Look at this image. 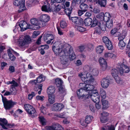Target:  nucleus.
Listing matches in <instances>:
<instances>
[{
	"label": "nucleus",
	"instance_id": "obj_1",
	"mask_svg": "<svg viewBox=\"0 0 130 130\" xmlns=\"http://www.w3.org/2000/svg\"><path fill=\"white\" fill-rule=\"evenodd\" d=\"M80 86L83 87L80 89L78 90L77 91V94L79 99H82L83 98L87 99L88 98V92L87 91L89 90H92L94 88V86L91 85L87 84L85 85L84 83H80L79 84Z\"/></svg>",
	"mask_w": 130,
	"mask_h": 130
},
{
	"label": "nucleus",
	"instance_id": "obj_2",
	"mask_svg": "<svg viewBox=\"0 0 130 130\" xmlns=\"http://www.w3.org/2000/svg\"><path fill=\"white\" fill-rule=\"evenodd\" d=\"M65 55L61 56V62L62 64L66 65L68 63V61L69 57L72 60L75 59L76 56L74 53L72 48L70 47L69 48L68 47L64 48V52Z\"/></svg>",
	"mask_w": 130,
	"mask_h": 130
},
{
	"label": "nucleus",
	"instance_id": "obj_3",
	"mask_svg": "<svg viewBox=\"0 0 130 130\" xmlns=\"http://www.w3.org/2000/svg\"><path fill=\"white\" fill-rule=\"evenodd\" d=\"M69 45L66 43L64 41H56L53 44L52 46V50L56 55H59V54L64 52L63 49L65 46H67Z\"/></svg>",
	"mask_w": 130,
	"mask_h": 130
},
{
	"label": "nucleus",
	"instance_id": "obj_4",
	"mask_svg": "<svg viewBox=\"0 0 130 130\" xmlns=\"http://www.w3.org/2000/svg\"><path fill=\"white\" fill-rule=\"evenodd\" d=\"M88 98H90L95 103H99L100 101V96L97 90H89L88 92Z\"/></svg>",
	"mask_w": 130,
	"mask_h": 130
},
{
	"label": "nucleus",
	"instance_id": "obj_5",
	"mask_svg": "<svg viewBox=\"0 0 130 130\" xmlns=\"http://www.w3.org/2000/svg\"><path fill=\"white\" fill-rule=\"evenodd\" d=\"M78 76L83 82L86 83L93 82L94 80L92 74L89 73L85 74L84 72L81 73L79 74Z\"/></svg>",
	"mask_w": 130,
	"mask_h": 130
},
{
	"label": "nucleus",
	"instance_id": "obj_6",
	"mask_svg": "<svg viewBox=\"0 0 130 130\" xmlns=\"http://www.w3.org/2000/svg\"><path fill=\"white\" fill-rule=\"evenodd\" d=\"M18 42V45L22 47L25 45L30 43L31 42V39L28 35H22L20 37Z\"/></svg>",
	"mask_w": 130,
	"mask_h": 130
},
{
	"label": "nucleus",
	"instance_id": "obj_7",
	"mask_svg": "<svg viewBox=\"0 0 130 130\" xmlns=\"http://www.w3.org/2000/svg\"><path fill=\"white\" fill-rule=\"evenodd\" d=\"M1 96L4 107L6 110L10 109L15 104V102L11 100L8 101L6 98L3 97L2 95V94Z\"/></svg>",
	"mask_w": 130,
	"mask_h": 130
},
{
	"label": "nucleus",
	"instance_id": "obj_8",
	"mask_svg": "<svg viewBox=\"0 0 130 130\" xmlns=\"http://www.w3.org/2000/svg\"><path fill=\"white\" fill-rule=\"evenodd\" d=\"M13 4L15 6H19L18 12H21L25 9V1L24 0H15Z\"/></svg>",
	"mask_w": 130,
	"mask_h": 130
},
{
	"label": "nucleus",
	"instance_id": "obj_9",
	"mask_svg": "<svg viewBox=\"0 0 130 130\" xmlns=\"http://www.w3.org/2000/svg\"><path fill=\"white\" fill-rule=\"evenodd\" d=\"M71 20L72 24L76 26H81L83 25V20L81 18L77 17H72Z\"/></svg>",
	"mask_w": 130,
	"mask_h": 130
},
{
	"label": "nucleus",
	"instance_id": "obj_10",
	"mask_svg": "<svg viewBox=\"0 0 130 130\" xmlns=\"http://www.w3.org/2000/svg\"><path fill=\"white\" fill-rule=\"evenodd\" d=\"M117 67L121 75L123 74L124 73H128L130 71L128 67L123 64L118 65Z\"/></svg>",
	"mask_w": 130,
	"mask_h": 130
},
{
	"label": "nucleus",
	"instance_id": "obj_11",
	"mask_svg": "<svg viewBox=\"0 0 130 130\" xmlns=\"http://www.w3.org/2000/svg\"><path fill=\"white\" fill-rule=\"evenodd\" d=\"M63 82L62 80L59 78L56 79L55 80V84L57 86L59 87V90L60 92L65 94H66V89L63 88L62 84Z\"/></svg>",
	"mask_w": 130,
	"mask_h": 130
},
{
	"label": "nucleus",
	"instance_id": "obj_12",
	"mask_svg": "<svg viewBox=\"0 0 130 130\" xmlns=\"http://www.w3.org/2000/svg\"><path fill=\"white\" fill-rule=\"evenodd\" d=\"M46 130H64V129L59 124L54 123L51 126L47 127Z\"/></svg>",
	"mask_w": 130,
	"mask_h": 130
},
{
	"label": "nucleus",
	"instance_id": "obj_13",
	"mask_svg": "<svg viewBox=\"0 0 130 130\" xmlns=\"http://www.w3.org/2000/svg\"><path fill=\"white\" fill-rule=\"evenodd\" d=\"M64 107V105L62 104L56 103L52 106V110L54 111H59L62 110Z\"/></svg>",
	"mask_w": 130,
	"mask_h": 130
},
{
	"label": "nucleus",
	"instance_id": "obj_14",
	"mask_svg": "<svg viewBox=\"0 0 130 130\" xmlns=\"http://www.w3.org/2000/svg\"><path fill=\"white\" fill-rule=\"evenodd\" d=\"M102 41L104 42L109 50H111L113 48L112 45L111 41L106 37H104L102 39Z\"/></svg>",
	"mask_w": 130,
	"mask_h": 130
},
{
	"label": "nucleus",
	"instance_id": "obj_15",
	"mask_svg": "<svg viewBox=\"0 0 130 130\" xmlns=\"http://www.w3.org/2000/svg\"><path fill=\"white\" fill-rule=\"evenodd\" d=\"M19 26L21 28V31H22L30 28V26L28 25L26 22L23 21L20 22L19 24Z\"/></svg>",
	"mask_w": 130,
	"mask_h": 130
},
{
	"label": "nucleus",
	"instance_id": "obj_16",
	"mask_svg": "<svg viewBox=\"0 0 130 130\" xmlns=\"http://www.w3.org/2000/svg\"><path fill=\"white\" fill-rule=\"evenodd\" d=\"M99 62L101 66V69L103 71L105 70L107 67V64L105 59L102 58H100L99 60Z\"/></svg>",
	"mask_w": 130,
	"mask_h": 130
},
{
	"label": "nucleus",
	"instance_id": "obj_17",
	"mask_svg": "<svg viewBox=\"0 0 130 130\" xmlns=\"http://www.w3.org/2000/svg\"><path fill=\"white\" fill-rule=\"evenodd\" d=\"M109 80L106 78H103L101 81L102 87L104 89L107 88L109 85Z\"/></svg>",
	"mask_w": 130,
	"mask_h": 130
},
{
	"label": "nucleus",
	"instance_id": "obj_18",
	"mask_svg": "<svg viewBox=\"0 0 130 130\" xmlns=\"http://www.w3.org/2000/svg\"><path fill=\"white\" fill-rule=\"evenodd\" d=\"M12 52H14V53L16 54L18 56L19 55V54L17 53L16 52H14L12 49H9L8 50V54L10 60L12 61H13L15 60L16 57L12 53Z\"/></svg>",
	"mask_w": 130,
	"mask_h": 130
},
{
	"label": "nucleus",
	"instance_id": "obj_19",
	"mask_svg": "<svg viewBox=\"0 0 130 130\" xmlns=\"http://www.w3.org/2000/svg\"><path fill=\"white\" fill-rule=\"evenodd\" d=\"M55 89L53 86H50L47 89V92L48 95H52L55 91Z\"/></svg>",
	"mask_w": 130,
	"mask_h": 130
},
{
	"label": "nucleus",
	"instance_id": "obj_20",
	"mask_svg": "<svg viewBox=\"0 0 130 130\" xmlns=\"http://www.w3.org/2000/svg\"><path fill=\"white\" fill-rule=\"evenodd\" d=\"M27 113L30 116L32 117H35L37 115L36 111L33 107L27 112Z\"/></svg>",
	"mask_w": 130,
	"mask_h": 130
},
{
	"label": "nucleus",
	"instance_id": "obj_21",
	"mask_svg": "<svg viewBox=\"0 0 130 130\" xmlns=\"http://www.w3.org/2000/svg\"><path fill=\"white\" fill-rule=\"evenodd\" d=\"M55 37V35H53L51 34H45L44 37V40H52L54 39Z\"/></svg>",
	"mask_w": 130,
	"mask_h": 130
},
{
	"label": "nucleus",
	"instance_id": "obj_22",
	"mask_svg": "<svg viewBox=\"0 0 130 130\" xmlns=\"http://www.w3.org/2000/svg\"><path fill=\"white\" fill-rule=\"evenodd\" d=\"M0 125L2 126L4 129H6L7 128L5 125H7V120L5 119L0 118Z\"/></svg>",
	"mask_w": 130,
	"mask_h": 130
},
{
	"label": "nucleus",
	"instance_id": "obj_23",
	"mask_svg": "<svg viewBox=\"0 0 130 130\" xmlns=\"http://www.w3.org/2000/svg\"><path fill=\"white\" fill-rule=\"evenodd\" d=\"M51 6V9L56 12L59 11L62 8L61 5H58L56 6L52 4Z\"/></svg>",
	"mask_w": 130,
	"mask_h": 130
},
{
	"label": "nucleus",
	"instance_id": "obj_24",
	"mask_svg": "<svg viewBox=\"0 0 130 130\" xmlns=\"http://www.w3.org/2000/svg\"><path fill=\"white\" fill-rule=\"evenodd\" d=\"M92 19L90 18H87L84 20V24L86 26H89L92 24Z\"/></svg>",
	"mask_w": 130,
	"mask_h": 130
},
{
	"label": "nucleus",
	"instance_id": "obj_25",
	"mask_svg": "<svg viewBox=\"0 0 130 130\" xmlns=\"http://www.w3.org/2000/svg\"><path fill=\"white\" fill-rule=\"evenodd\" d=\"M42 11L49 12L51 11V9L50 7V5L47 4V5H43L41 8Z\"/></svg>",
	"mask_w": 130,
	"mask_h": 130
},
{
	"label": "nucleus",
	"instance_id": "obj_26",
	"mask_svg": "<svg viewBox=\"0 0 130 130\" xmlns=\"http://www.w3.org/2000/svg\"><path fill=\"white\" fill-rule=\"evenodd\" d=\"M93 117L89 115H87L85 117V122L87 124L90 123L92 120Z\"/></svg>",
	"mask_w": 130,
	"mask_h": 130
},
{
	"label": "nucleus",
	"instance_id": "obj_27",
	"mask_svg": "<svg viewBox=\"0 0 130 130\" xmlns=\"http://www.w3.org/2000/svg\"><path fill=\"white\" fill-rule=\"evenodd\" d=\"M111 17L110 13L108 12L105 13L104 15L103 20L105 22H107L111 20Z\"/></svg>",
	"mask_w": 130,
	"mask_h": 130
},
{
	"label": "nucleus",
	"instance_id": "obj_28",
	"mask_svg": "<svg viewBox=\"0 0 130 130\" xmlns=\"http://www.w3.org/2000/svg\"><path fill=\"white\" fill-rule=\"evenodd\" d=\"M80 7L84 12H85L87 11L89 6L85 4H80Z\"/></svg>",
	"mask_w": 130,
	"mask_h": 130
},
{
	"label": "nucleus",
	"instance_id": "obj_29",
	"mask_svg": "<svg viewBox=\"0 0 130 130\" xmlns=\"http://www.w3.org/2000/svg\"><path fill=\"white\" fill-rule=\"evenodd\" d=\"M106 129L108 130H115L114 126L112 125H106L102 128L101 130H106Z\"/></svg>",
	"mask_w": 130,
	"mask_h": 130
},
{
	"label": "nucleus",
	"instance_id": "obj_30",
	"mask_svg": "<svg viewBox=\"0 0 130 130\" xmlns=\"http://www.w3.org/2000/svg\"><path fill=\"white\" fill-rule=\"evenodd\" d=\"M47 22L45 21H39V26L37 27V29H39L41 27H45L47 25Z\"/></svg>",
	"mask_w": 130,
	"mask_h": 130
},
{
	"label": "nucleus",
	"instance_id": "obj_31",
	"mask_svg": "<svg viewBox=\"0 0 130 130\" xmlns=\"http://www.w3.org/2000/svg\"><path fill=\"white\" fill-rule=\"evenodd\" d=\"M50 19V17L46 14H43L41 15L40 17V20L42 21L48 22Z\"/></svg>",
	"mask_w": 130,
	"mask_h": 130
},
{
	"label": "nucleus",
	"instance_id": "obj_32",
	"mask_svg": "<svg viewBox=\"0 0 130 130\" xmlns=\"http://www.w3.org/2000/svg\"><path fill=\"white\" fill-rule=\"evenodd\" d=\"M48 101L51 104H52L55 102V96L52 95H48Z\"/></svg>",
	"mask_w": 130,
	"mask_h": 130
},
{
	"label": "nucleus",
	"instance_id": "obj_33",
	"mask_svg": "<svg viewBox=\"0 0 130 130\" xmlns=\"http://www.w3.org/2000/svg\"><path fill=\"white\" fill-rule=\"evenodd\" d=\"M106 0H98L96 2V4H98L101 7H105L106 4Z\"/></svg>",
	"mask_w": 130,
	"mask_h": 130
},
{
	"label": "nucleus",
	"instance_id": "obj_34",
	"mask_svg": "<svg viewBox=\"0 0 130 130\" xmlns=\"http://www.w3.org/2000/svg\"><path fill=\"white\" fill-rule=\"evenodd\" d=\"M100 95L102 98L105 99L106 97V91L102 88L100 89Z\"/></svg>",
	"mask_w": 130,
	"mask_h": 130
},
{
	"label": "nucleus",
	"instance_id": "obj_35",
	"mask_svg": "<svg viewBox=\"0 0 130 130\" xmlns=\"http://www.w3.org/2000/svg\"><path fill=\"white\" fill-rule=\"evenodd\" d=\"M30 21L31 23L34 25L36 28H37V27H38L39 26V21H38L36 19H32L30 20Z\"/></svg>",
	"mask_w": 130,
	"mask_h": 130
},
{
	"label": "nucleus",
	"instance_id": "obj_36",
	"mask_svg": "<svg viewBox=\"0 0 130 130\" xmlns=\"http://www.w3.org/2000/svg\"><path fill=\"white\" fill-rule=\"evenodd\" d=\"M116 82L120 85H122L123 83L122 79L121 78L118 76L114 78Z\"/></svg>",
	"mask_w": 130,
	"mask_h": 130
},
{
	"label": "nucleus",
	"instance_id": "obj_37",
	"mask_svg": "<svg viewBox=\"0 0 130 130\" xmlns=\"http://www.w3.org/2000/svg\"><path fill=\"white\" fill-rule=\"evenodd\" d=\"M126 44L123 41H119L118 43V46L120 48L123 49L125 46Z\"/></svg>",
	"mask_w": 130,
	"mask_h": 130
},
{
	"label": "nucleus",
	"instance_id": "obj_38",
	"mask_svg": "<svg viewBox=\"0 0 130 130\" xmlns=\"http://www.w3.org/2000/svg\"><path fill=\"white\" fill-rule=\"evenodd\" d=\"M118 70L115 69H112L111 71V74L113 78L118 76Z\"/></svg>",
	"mask_w": 130,
	"mask_h": 130
},
{
	"label": "nucleus",
	"instance_id": "obj_39",
	"mask_svg": "<svg viewBox=\"0 0 130 130\" xmlns=\"http://www.w3.org/2000/svg\"><path fill=\"white\" fill-rule=\"evenodd\" d=\"M104 49L103 46L100 45L96 48V51L98 53H101L102 52Z\"/></svg>",
	"mask_w": 130,
	"mask_h": 130
},
{
	"label": "nucleus",
	"instance_id": "obj_40",
	"mask_svg": "<svg viewBox=\"0 0 130 130\" xmlns=\"http://www.w3.org/2000/svg\"><path fill=\"white\" fill-rule=\"evenodd\" d=\"M106 22V26L108 28H111L113 26V21L112 20L105 22Z\"/></svg>",
	"mask_w": 130,
	"mask_h": 130
},
{
	"label": "nucleus",
	"instance_id": "obj_41",
	"mask_svg": "<svg viewBox=\"0 0 130 130\" xmlns=\"http://www.w3.org/2000/svg\"><path fill=\"white\" fill-rule=\"evenodd\" d=\"M36 80L37 83H39L44 81L45 80V78L43 76V75H41L37 78V79Z\"/></svg>",
	"mask_w": 130,
	"mask_h": 130
},
{
	"label": "nucleus",
	"instance_id": "obj_42",
	"mask_svg": "<svg viewBox=\"0 0 130 130\" xmlns=\"http://www.w3.org/2000/svg\"><path fill=\"white\" fill-rule=\"evenodd\" d=\"M39 120L41 124L44 125L46 124V120L44 117L43 116L40 117L39 118Z\"/></svg>",
	"mask_w": 130,
	"mask_h": 130
},
{
	"label": "nucleus",
	"instance_id": "obj_43",
	"mask_svg": "<svg viewBox=\"0 0 130 130\" xmlns=\"http://www.w3.org/2000/svg\"><path fill=\"white\" fill-rule=\"evenodd\" d=\"M72 8H70V9H67L65 10V12L68 16L70 15L72 11Z\"/></svg>",
	"mask_w": 130,
	"mask_h": 130
},
{
	"label": "nucleus",
	"instance_id": "obj_44",
	"mask_svg": "<svg viewBox=\"0 0 130 130\" xmlns=\"http://www.w3.org/2000/svg\"><path fill=\"white\" fill-rule=\"evenodd\" d=\"M32 107L31 105L29 104H25L24 105V108L27 112L32 108Z\"/></svg>",
	"mask_w": 130,
	"mask_h": 130
},
{
	"label": "nucleus",
	"instance_id": "obj_45",
	"mask_svg": "<svg viewBox=\"0 0 130 130\" xmlns=\"http://www.w3.org/2000/svg\"><path fill=\"white\" fill-rule=\"evenodd\" d=\"M102 102L104 108H106L108 107V102L107 101L102 100Z\"/></svg>",
	"mask_w": 130,
	"mask_h": 130
},
{
	"label": "nucleus",
	"instance_id": "obj_46",
	"mask_svg": "<svg viewBox=\"0 0 130 130\" xmlns=\"http://www.w3.org/2000/svg\"><path fill=\"white\" fill-rule=\"evenodd\" d=\"M108 120L107 117L102 116L100 117V121L102 123H105Z\"/></svg>",
	"mask_w": 130,
	"mask_h": 130
},
{
	"label": "nucleus",
	"instance_id": "obj_47",
	"mask_svg": "<svg viewBox=\"0 0 130 130\" xmlns=\"http://www.w3.org/2000/svg\"><path fill=\"white\" fill-rule=\"evenodd\" d=\"M79 26H77L76 29L77 30L80 32H83L85 30V29L84 28Z\"/></svg>",
	"mask_w": 130,
	"mask_h": 130
},
{
	"label": "nucleus",
	"instance_id": "obj_48",
	"mask_svg": "<svg viewBox=\"0 0 130 130\" xmlns=\"http://www.w3.org/2000/svg\"><path fill=\"white\" fill-rule=\"evenodd\" d=\"M98 21L97 19L95 18H93V22H92L91 27H95L98 24Z\"/></svg>",
	"mask_w": 130,
	"mask_h": 130
},
{
	"label": "nucleus",
	"instance_id": "obj_49",
	"mask_svg": "<svg viewBox=\"0 0 130 130\" xmlns=\"http://www.w3.org/2000/svg\"><path fill=\"white\" fill-rule=\"evenodd\" d=\"M60 25L62 28H65L67 26V24L65 21H62L60 23Z\"/></svg>",
	"mask_w": 130,
	"mask_h": 130
},
{
	"label": "nucleus",
	"instance_id": "obj_50",
	"mask_svg": "<svg viewBox=\"0 0 130 130\" xmlns=\"http://www.w3.org/2000/svg\"><path fill=\"white\" fill-rule=\"evenodd\" d=\"M46 108L43 106L41 107L40 110L41 112L44 115H46Z\"/></svg>",
	"mask_w": 130,
	"mask_h": 130
},
{
	"label": "nucleus",
	"instance_id": "obj_51",
	"mask_svg": "<svg viewBox=\"0 0 130 130\" xmlns=\"http://www.w3.org/2000/svg\"><path fill=\"white\" fill-rule=\"evenodd\" d=\"M36 95V94L34 92H32L31 93L28 95V99L29 100L31 99L33 97Z\"/></svg>",
	"mask_w": 130,
	"mask_h": 130
},
{
	"label": "nucleus",
	"instance_id": "obj_52",
	"mask_svg": "<svg viewBox=\"0 0 130 130\" xmlns=\"http://www.w3.org/2000/svg\"><path fill=\"white\" fill-rule=\"evenodd\" d=\"M99 27H100V28H101L103 31H105L106 30V27L104 24L103 23L101 24L99 26Z\"/></svg>",
	"mask_w": 130,
	"mask_h": 130
},
{
	"label": "nucleus",
	"instance_id": "obj_53",
	"mask_svg": "<svg viewBox=\"0 0 130 130\" xmlns=\"http://www.w3.org/2000/svg\"><path fill=\"white\" fill-rule=\"evenodd\" d=\"M65 114V113L63 112L56 115V116L58 118H65L64 117Z\"/></svg>",
	"mask_w": 130,
	"mask_h": 130
},
{
	"label": "nucleus",
	"instance_id": "obj_54",
	"mask_svg": "<svg viewBox=\"0 0 130 130\" xmlns=\"http://www.w3.org/2000/svg\"><path fill=\"white\" fill-rule=\"evenodd\" d=\"M94 33L98 34H100L101 33L100 29L99 27H96L95 28Z\"/></svg>",
	"mask_w": 130,
	"mask_h": 130
},
{
	"label": "nucleus",
	"instance_id": "obj_55",
	"mask_svg": "<svg viewBox=\"0 0 130 130\" xmlns=\"http://www.w3.org/2000/svg\"><path fill=\"white\" fill-rule=\"evenodd\" d=\"M92 73L93 75L96 76L99 74V71L96 69H93L92 70Z\"/></svg>",
	"mask_w": 130,
	"mask_h": 130
},
{
	"label": "nucleus",
	"instance_id": "obj_56",
	"mask_svg": "<svg viewBox=\"0 0 130 130\" xmlns=\"http://www.w3.org/2000/svg\"><path fill=\"white\" fill-rule=\"evenodd\" d=\"M41 50L47 49L49 48V46L47 45H41Z\"/></svg>",
	"mask_w": 130,
	"mask_h": 130
},
{
	"label": "nucleus",
	"instance_id": "obj_57",
	"mask_svg": "<svg viewBox=\"0 0 130 130\" xmlns=\"http://www.w3.org/2000/svg\"><path fill=\"white\" fill-rule=\"evenodd\" d=\"M12 84L11 85V87H17L18 86V83L16 82L14 80H13L12 81Z\"/></svg>",
	"mask_w": 130,
	"mask_h": 130
},
{
	"label": "nucleus",
	"instance_id": "obj_58",
	"mask_svg": "<svg viewBox=\"0 0 130 130\" xmlns=\"http://www.w3.org/2000/svg\"><path fill=\"white\" fill-rule=\"evenodd\" d=\"M94 105L95 104H91L89 105V107L90 109L92 111L94 112Z\"/></svg>",
	"mask_w": 130,
	"mask_h": 130
},
{
	"label": "nucleus",
	"instance_id": "obj_59",
	"mask_svg": "<svg viewBox=\"0 0 130 130\" xmlns=\"http://www.w3.org/2000/svg\"><path fill=\"white\" fill-rule=\"evenodd\" d=\"M44 97L43 96H40L38 95L36 96V99L37 100L43 101L44 100Z\"/></svg>",
	"mask_w": 130,
	"mask_h": 130
},
{
	"label": "nucleus",
	"instance_id": "obj_60",
	"mask_svg": "<svg viewBox=\"0 0 130 130\" xmlns=\"http://www.w3.org/2000/svg\"><path fill=\"white\" fill-rule=\"evenodd\" d=\"M9 69L11 73L15 71L14 68L13 66H10Z\"/></svg>",
	"mask_w": 130,
	"mask_h": 130
},
{
	"label": "nucleus",
	"instance_id": "obj_61",
	"mask_svg": "<svg viewBox=\"0 0 130 130\" xmlns=\"http://www.w3.org/2000/svg\"><path fill=\"white\" fill-rule=\"evenodd\" d=\"M101 116L107 117L109 116V113L106 112H103L101 113Z\"/></svg>",
	"mask_w": 130,
	"mask_h": 130
},
{
	"label": "nucleus",
	"instance_id": "obj_62",
	"mask_svg": "<svg viewBox=\"0 0 130 130\" xmlns=\"http://www.w3.org/2000/svg\"><path fill=\"white\" fill-rule=\"evenodd\" d=\"M85 48V47L84 46H81L79 47V51L82 52L84 51Z\"/></svg>",
	"mask_w": 130,
	"mask_h": 130
},
{
	"label": "nucleus",
	"instance_id": "obj_63",
	"mask_svg": "<svg viewBox=\"0 0 130 130\" xmlns=\"http://www.w3.org/2000/svg\"><path fill=\"white\" fill-rule=\"evenodd\" d=\"M117 28H114L111 30V34L113 35L117 32Z\"/></svg>",
	"mask_w": 130,
	"mask_h": 130
},
{
	"label": "nucleus",
	"instance_id": "obj_64",
	"mask_svg": "<svg viewBox=\"0 0 130 130\" xmlns=\"http://www.w3.org/2000/svg\"><path fill=\"white\" fill-rule=\"evenodd\" d=\"M84 11L81 10H79L78 11V14L79 16H80L83 15L84 13Z\"/></svg>",
	"mask_w": 130,
	"mask_h": 130
}]
</instances>
